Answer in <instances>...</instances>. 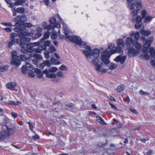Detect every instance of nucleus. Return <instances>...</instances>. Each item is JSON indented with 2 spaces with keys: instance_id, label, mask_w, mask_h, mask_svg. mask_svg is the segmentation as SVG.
Returning <instances> with one entry per match:
<instances>
[{
  "instance_id": "obj_1",
  "label": "nucleus",
  "mask_w": 155,
  "mask_h": 155,
  "mask_svg": "<svg viewBox=\"0 0 155 155\" xmlns=\"http://www.w3.org/2000/svg\"><path fill=\"white\" fill-rule=\"evenodd\" d=\"M85 48L86 50H83V52L88 60L92 59L91 63L94 66L95 70L102 73H104L106 72L107 70L105 69H102L101 66L98 64V58L100 55V51L97 48L94 49L92 50L91 48L88 46H87Z\"/></svg>"
},
{
  "instance_id": "obj_2",
  "label": "nucleus",
  "mask_w": 155,
  "mask_h": 155,
  "mask_svg": "<svg viewBox=\"0 0 155 155\" xmlns=\"http://www.w3.org/2000/svg\"><path fill=\"white\" fill-rule=\"evenodd\" d=\"M134 41V40L131 37H127L125 41V45L128 49L127 54L130 58L137 56L141 51L142 45Z\"/></svg>"
},
{
  "instance_id": "obj_3",
  "label": "nucleus",
  "mask_w": 155,
  "mask_h": 155,
  "mask_svg": "<svg viewBox=\"0 0 155 155\" xmlns=\"http://www.w3.org/2000/svg\"><path fill=\"white\" fill-rule=\"evenodd\" d=\"M22 26H18L15 27V28H14V30L15 32L18 33V35L22 41L29 42L31 41V38L28 36L33 35V33L31 32L28 33V29L22 27Z\"/></svg>"
},
{
  "instance_id": "obj_4",
  "label": "nucleus",
  "mask_w": 155,
  "mask_h": 155,
  "mask_svg": "<svg viewBox=\"0 0 155 155\" xmlns=\"http://www.w3.org/2000/svg\"><path fill=\"white\" fill-rule=\"evenodd\" d=\"M12 58L11 63L12 64H14L16 66H18L21 64V61L20 59L23 61H27V57L25 55H22L20 57H18L17 55V53L15 51H12L11 52Z\"/></svg>"
},
{
  "instance_id": "obj_5",
  "label": "nucleus",
  "mask_w": 155,
  "mask_h": 155,
  "mask_svg": "<svg viewBox=\"0 0 155 155\" xmlns=\"http://www.w3.org/2000/svg\"><path fill=\"white\" fill-rule=\"evenodd\" d=\"M68 38V39L73 43L79 45L86 49L85 47L87 46L86 43L85 42L82 41L81 39L79 37L76 36L69 35Z\"/></svg>"
},
{
  "instance_id": "obj_6",
  "label": "nucleus",
  "mask_w": 155,
  "mask_h": 155,
  "mask_svg": "<svg viewBox=\"0 0 155 155\" xmlns=\"http://www.w3.org/2000/svg\"><path fill=\"white\" fill-rule=\"evenodd\" d=\"M6 130L0 132V141H2L4 139V137H8L14 132L13 128H9L8 126L5 125Z\"/></svg>"
},
{
  "instance_id": "obj_7",
  "label": "nucleus",
  "mask_w": 155,
  "mask_h": 155,
  "mask_svg": "<svg viewBox=\"0 0 155 155\" xmlns=\"http://www.w3.org/2000/svg\"><path fill=\"white\" fill-rule=\"evenodd\" d=\"M57 70L56 67H53L48 70H45L43 71L44 73L46 74V77L51 78H55L56 77V75L53 73L56 72Z\"/></svg>"
},
{
  "instance_id": "obj_8",
  "label": "nucleus",
  "mask_w": 155,
  "mask_h": 155,
  "mask_svg": "<svg viewBox=\"0 0 155 155\" xmlns=\"http://www.w3.org/2000/svg\"><path fill=\"white\" fill-rule=\"evenodd\" d=\"M111 55L108 50L106 49L101 55L102 61L105 64H107L109 62L108 59L110 57Z\"/></svg>"
},
{
  "instance_id": "obj_9",
  "label": "nucleus",
  "mask_w": 155,
  "mask_h": 155,
  "mask_svg": "<svg viewBox=\"0 0 155 155\" xmlns=\"http://www.w3.org/2000/svg\"><path fill=\"white\" fill-rule=\"evenodd\" d=\"M56 49L53 45L49 46L48 51H46L44 53L45 57L47 59H48L50 57H52L54 52L56 51Z\"/></svg>"
},
{
  "instance_id": "obj_10",
  "label": "nucleus",
  "mask_w": 155,
  "mask_h": 155,
  "mask_svg": "<svg viewBox=\"0 0 155 155\" xmlns=\"http://www.w3.org/2000/svg\"><path fill=\"white\" fill-rule=\"evenodd\" d=\"M27 50L29 53H32L34 52L35 53H41L43 50H45V48L43 47H42L41 45H40L36 48H29L27 49Z\"/></svg>"
},
{
  "instance_id": "obj_11",
  "label": "nucleus",
  "mask_w": 155,
  "mask_h": 155,
  "mask_svg": "<svg viewBox=\"0 0 155 155\" xmlns=\"http://www.w3.org/2000/svg\"><path fill=\"white\" fill-rule=\"evenodd\" d=\"M34 69L33 66L26 61V64L23 66L21 68V71L23 73H26L27 70L31 71Z\"/></svg>"
},
{
  "instance_id": "obj_12",
  "label": "nucleus",
  "mask_w": 155,
  "mask_h": 155,
  "mask_svg": "<svg viewBox=\"0 0 155 155\" xmlns=\"http://www.w3.org/2000/svg\"><path fill=\"white\" fill-rule=\"evenodd\" d=\"M17 34L15 33H12L11 34L10 40L8 43V46L9 48L14 45L15 43V38L17 36Z\"/></svg>"
},
{
  "instance_id": "obj_13",
  "label": "nucleus",
  "mask_w": 155,
  "mask_h": 155,
  "mask_svg": "<svg viewBox=\"0 0 155 155\" xmlns=\"http://www.w3.org/2000/svg\"><path fill=\"white\" fill-rule=\"evenodd\" d=\"M26 42H28L23 41L21 40V42L20 44V46L22 48L21 51L24 53L28 52L27 50L30 48L29 45Z\"/></svg>"
},
{
  "instance_id": "obj_14",
  "label": "nucleus",
  "mask_w": 155,
  "mask_h": 155,
  "mask_svg": "<svg viewBox=\"0 0 155 155\" xmlns=\"http://www.w3.org/2000/svg\"><path fill=\"white\" fill-rule=\"evenodd\" d=\"M27 17L24 15H20V21L17 22H16L15 24L13 25L14 27H17L18 26H23L21 24L23 22L27 21Z\"/></svg>"
},
{
  "instance_id": "obj_15",
  "label": "nucleus",
  "mask_w": 155,
  "mask_h": 155,
  "mask_svg": "<svg viewBox=\"0 0 155 155\" xmlns=\"http://www.w3.org/2000/svg\"><path fill=\"white\" fill-rule=\"evenodd\" d=\"M59 59V57L58 54L56 53H54L50 59L51 63L54 64H60V63L58 60Z\"/></svg>"
},
{
  "instance_id": "obj_16",
  "label": "nucleus",
  "mask_w": 155,
  "mask_h": 155,
  "mask_svg": "<svg viewBox=\"0 0 155 155\" xmlns=\"http://www.w3.org/2000/svg\"><path fill=\"white\" fill-rule=\"evenodd\" d=\"M154 40V38L153 37H149L144 42L143 46L145 48V49H147L150 46L151 42Z\"/></svg>"
},
{
  "instance_id": "obj_17",
  "label": "nucleus",
  "mask_w": 155,
  "mask_h": 155,
  "mask_svg": "<svg viewBox=\"0 0 155 155\" xmlns=\"http://www.w3.org/2000/svg\"><path fill=\"white\" fill-rule=\"evenodd\" d=\"M127 56H117L114 59V60L117 62H119L121 64H123L125 62Z\"/></svg>"
},
{
  "instance_id": "obj_18",
  "label": "nucleus",
  "mask_w": 155,
  "mask_h": 155,
  "mask_svg": "<svg viewBox=\"0 0 155 155\" xmlns=\"http://www.w3.org/2000/svg\"><path fill=\"white\" fill-rule=\"evenodd\" d=\"M143 54L140 55V57L143 59L146 60H148L150 59V55L148 54V49H144L143 50Z\"/></svg>"
},
{
  "instance_id": "obj_19",
  "label": "nucleus",
  "mask_w": 155,
  "mask_h": 155,
  "mask_svg": "<svg viewBox=\"0 0 155 155\" xmlns=\"http://www.w3.org/2000/svg\"><path fill=\"white\" fill-rule=\"evenodd\" d=\"M124 47L120 46H118L115 47L114 49L112 51V54L118 53L121 54H123V48Z\"/></svg>"
},
{
  "instance_id": "obj_20",
  "label": "nucleus",
  "mask_w": 155,
  "mask_h": 155,
  "mask_svg": "<svg viewBox=\"0 0 155 155\" xmlns=\"http://www.w3.org/2000/svg\"><path fill=\"white\" fill-rule=\"evenodd\" d=\"M27 0H18L14 3V5H22L24 6L25 5H28V4L26 3L24 5Z\"/></svg>"
},
{
  "instance_id": "obj_21",
  "label": "nucleus",
  "mask_w": 155,
  "mask_h": 155,
  "mask_svg": "<svg viewBox=\"0 0 155 155\" xmlns=\"http://www.w3.org/2000/svg\"><path fill=\"white\" fill-rule=\"evenodd\" d=\"M42 28L40 27H38L36 28V31L37 33L35 35V37H33V38L34 39H35L38 38H39L40 36L42 35L41 32L42 31Z\"/></svg>"
},
{
  "instance_id": "obj_22",
  "label": "nucleus",
  "mask_w": 155,
  "mask_h": 155,
  "mask_svg": "<svg viewBox=\"0 0 155 155\" xmlns=\"http://www.w3.org/2000/svg\"><path fill=\"white\" fill-rule=\"evenodd\" d=\"M16 86V83L14 82H9L6 85V87L10 90L13 89Z\"/></svg>"
},
{
  "instance_id": "obj_23",
  "label": "nucleus",
  "mask_w": 155,
  "mask_h": 155,
  "mask_svg": "<svg viewBox=\"0 0 155 155\" xmlns=\"http://www.w3.org/2000/svg\"><path fill=\"white\" fill-rule=\"evenodd\" d=\"M134 5L136 6L138 10H139L142 9V6L141 4V2L140 1L134 0Z\"/></svg>"
},
{
  "instance_id": "obj_24",
  "label": "nucleus",
  "mask_w": 155,
  "mask_h": 155,
  "mask_svg": "<svg viewBox=\"0 0 155 155\" xmlns=\"http://www.w3.org/2000/svg\"><path fill=\"white\" fill-rule=\"evenodd\" d=\"M29 55L30 58L34 57L35 59H42L43 58L42 57L40 54L30 53L29 54Z\"/></svg>"
},
{
  "instance_id": "obj_25",
  "label": "nucleus",
  "mask_w": 155,
  "mask_h": 155,
  "mask_svg": "<svg viewBox=\"0 0 155 155\" xmlns=\"http://www.w3.org/2000/svg\"><path fill=\"white\" fill-rule=\"evenodd\" d=\"M128 2V7L130 9H133L134 7V0H127Z\"/></svg>"
},
{
  "instance_id": "obj_26",
  "label": "nucleus",
  "mask_w": 155,
  "mask_h": 155,
  "mask_svg": "<svg viewBox=\"0 0 155 155\" xmlns=\"http://www.w3.org/2000/svg\"><path fill=\"white\" fill-rule=\"evenodd\" d=\"M45 65L47 66L48 67H50L51 66V64L49 61H44L43 63H41V64H40L39 68L42 69H43L44 66Z\"/></svg>"
},
{
  "instance_id": "obj_27",
  "label": "nucleus",
  "mask_w": 155,
  "mask_h": 155,
  "mask_svg": "<svg viewBox=\"0 0 155 155\" xmlns=\"http://www.w3.org/2000/svg\"><path fill=\"white\" fill-rule=\"evenodd\" d=\"M117 45L124 47L125 44L124 40L121 38L118 39L117 41Z\"/></svg>"
},
{
  "instance_id": "obj_28",
  "label": "nucleus",
  "mask_w": 155,
  "mask_h": 155,
  "mask_svg": "<svg viewBox=\"0 0 155 155\" xmlns=\"http://www.w3.org/2000/svg\"><path fill=\"white\" fill-rule=\"evenodd\" d=\"M42 42H41L40 40L37 42H35L33 43H30L29 45V48H35L36 46H38L42 44Z\"/></svg>"
},
{
  "instance_id": "obj_29",
  "label": "nucleus",
  "mask_w": 155,
  "mask_h": 155,
  "mask_svg": "<svg viewBox=\"0 0 155 155\" xmlns=\"http://www.w3.org/2000/svg\"><path fill=\"white\" fill-rule=\"evenodd\" d=\"M49 35V32L48 31L46 32L44 34L43 38L40 40V41L44 42L45 39L48 38Z\"/></svg>"
},
{
  "instance_id": "obj_30",
  "label": "nucleus",
  "mask_w": 155,
  "mask_h": 155,
  "mask_svg": "<svg viewBox=\"0 0 155 155\" xmlns=\"http://www.w3.org/2000/svg\"><path fill=\"white\" fill-rule=\"evenodd\" d=\"M51 42L48 40L44 42H42L41 44L42 46L45 48V50L47 49V47L49 46Z\"/></svg>"
},
{
  "instance_id": "obj_31",
  "label": "nucleus",
  "mask_w": 155,
  "mask_h": 155,
  "mask_svg": "<svg viewBox=\"0 0 155 155\" xmlns=\"http://www.w3.org/2000/svg\"><path fill=\"white\" fill-rule=\"evenodd\" d=\"M34 73L37 74V76L38 78H41L43 77V74L40 70L36 69L34 71Z\"/></svg>"
},
{
  "instance_id": "obj_32",
  "label": "nucleus",
  "mask_w": 155,
  "mask_h": 155,
  "mask_svg": "<svg viewBox=\"0 0 155 155\" xmlns=\"http://www.w3.org/2000/svg\"><path fill=\"white\" fill-rule=\"evenodd\" d=\"M51 33V38L53 40L56 39L58 36L57 32L55 30H53L52 31Z\"/></svg>"
},
{
  "instance_id": "obj_33",
  "label": "nucleus",
  "mask_w": 155,
  "mask_h": 155,
  "mask_svg": "<svg viewBox=\"0 0 155 155\" xmlns=\"http://www.w3.org/2000/svg\"><path fill=\"white\" fill-rule=\"evenodd\" d=\"M125 88V86L121 84L118 86L117 88H116L115 90L118 92H120L124 90Z\"/></svg>"
},
{
  "instance_id": "obj_34",
  "label": "nucleus",
  "mask_w": 155,
  "mask_h": 155,
  "mask_svg": "<svg viewBox=\"0 0 155 155\" xmlns=\"http://www.w3.org/2000/svg\"><path fill=\"white\" fill-rule=\"evenodd\" d=\"M41 59H33L32 60L33 63L36 65L39 68L40 65L41 64H40V62Z\"/></svg>"
},
{
  "instance_id": "obj_35",
  "label": "nucleus",
  "mask_w": 155,
  "mask_h": 155,
  "mask_svg": "<svg viewBox=\"0 0 155 155\" xmlns=\"http://www.w3.org/2000/svg\"><path fill=\"white\" fill-rule=\"evenodd\" d=\"M140 33L142 35L147 36L150 34L151 31L150 30H142L141 31Z\"/></svg>"
},
{
  "instance_id": "obj_36",
  "label": "nucleus",
  "mask_w": 155,
  "mask_h": 155,
  "mask_svg": "<svg viewBox=\"0 0 155 155\" xmlns=\"http://www.w3.org/2000/svg\"><path fill=\"white\" fill-rule=\"evenodd\" d=\"M96 121L97 122L100 123L102 124H105V123L102 118L100 116L96 117Z\"/></svg>"
},
{
  "instance_id": "obj_37",
  "label": "nucleus",
  "mask_w": 155,
  "mask_h": 155,
  "mask_svg": "<svg viewBox=\"0 0 155 155\" xmlns=\"http://www.w3.org/2000/svg\"><path fill=\"white\" fill-rule=\"evenodd\" d=\"M16 11L18 13L23 14L25 12V9L23 7H18L16 9Z\"/></svg>"
},
{
  "instance_id": "obj_38",
  "label": "nucleus",
  "mask_w": 155,
  "mask_h": 155,
  "mask_svg": "<svg viewBox=\"0 0 155 155\" xmlns=\"http://www.w3.org/2000/svg\"><path fill=\"white\" fill-rule=\"evenodd\" d=\"M5 2L9 5L8 7L11 8H12L14 7V3H13L12 1L11 0H5Z\"/></svg>"
},
{
  "instance_id": "obj_39",
  "label": "nucleus",
  "mask_w": 155,
  "mask_h": 155,
  "mask_svg": "<svg viewBox=\"0 0 155 155\" xmlns=\"http://www.w3.org/2000/svg\"><path fill=\"white\" fill-rule=\"evenodd\" d=\"M114 44H113L112 43H110L108 45V48H109L110 49V53H111V54H112V51L114 49Z\"/></svg>"
},
{
  "instance_id": "obj_40",
  "label": "nucleus",
  "mask_w": 155,
  "mask_h": 155,
  "mask_svg": "<svg viewBox=\"0 0 155 155\" xmlns=\"http://www.w3.org/2000/svg\"><path fill=\"white\" fill-rule=\"evenodd\" d=\"M109 66V69L111 70H113L115 69L117 67V65L114 64L113 63H111Z\"/></svg>"
},
{
  "instance_id": "obj_41",
  "label": "nucleus",
  "mask_w": 155,
  "mask_h": 155,
  "mask_svg": "<svg viewBox=\"0 0 155 155\" xmlns=\"http://www.w3.org/2000/svg\"><path fill=\"white\" fill-rule=\"evenodd\" d=\"M152 18H153L151 16H147L145 18L144 21L145 22H150L152 20Z\"/></svg>"
},
{
  "instance_id": "obj_42",
  "label": "nucleus",
  "mask_w": 155,
  "mask_h": 155,
  "mask_svg": "<svg viewBox=\"0 0 155 155\" xmlns=\"http://www.w3.org/2000/svg\"><path fill=\"white\" fill-rule=\"evenodd\" d=\"M142 24L141 21L137 22L135 25V28L137 29H138L141 27Z\"/></svg>"
},
{
  "instance_id": "obj_43",
  "label": "nucleus",
  "mask_w": 155,
  "mask_h": 155,
  "mask_svg": "<svg viewBox=\"0 0 155 155\" xmlns=\"http://www.w3.org/2000/svg\"><path fill=\"white\" fill-rule=\"evenodd\" d=\"M56 19L54 17H51L49 18V22L51 24H52L53 25L56 23Z\"/></svg>"
},
{
  "instance_id": "obj_44",
  "label": "nucleus",
  "mask_w": 155,
  "mask_h": 155,
  "mask_svg": "<svg viewBox=\"0 0 155 155\" xmlns=\"http://www.w3.org/2000/svg\"><path fill=\"white\" fill-rule=\"evenodd\" d=\"M134 8L133 9H130L131 10V14L133 16H136L137 14V11L136 10H134Z\"/></svg>"
},
{
  "instance_id": "obj_45",
  "label": "nucleus",
  "mask_w": 155,
  "mask_h": 155,
  "mask_svg": "<svg viewBox=\"0 0 155 155\" xmlns=\"http://www.w3.org/2000/svg\"><path fill=\"white\" fill-rule=\"evenodd\" d=\"M8 69V67L7 66H2L0 67V71L3 72Z\"/></svg>"
},
{
  "instance_id": "obj_46",
  "label": "nucleus",
  "mask_w": 155,
  "mask_h": 155,
  "mask_svg": "<svg viewBox=\"0 0 155 155\" xmlns=\"http://www.w3.org/2000/svg\"><path fill=\"white\" fill-rule=\"evenodd\" d=\"M63 30H64V33L65 35L66 38L67 39H68V38L69 36H68V35L69 34V32L67 30V29L64 28V27L63 28Z\"/></svg>"
},
{
  "instance_id": "obj_47",
  "label": "nucleus",
  "mask_w": 155,
  "mask_h": 155,
  "mask_svg": "<svg viewBox=\"0 0 155 155\" xmlns=\"http://www.w3.org/2000/svg\"><path fill=\"white\" fill-rule=\"evenodd\" d=\"M63 30H64V33L65 35L66 38L67 39H68V38L69 36H68V35L69 34V32L67 30V29L64 28V27L63 28Z\"/></svg>"
},
{
  "instance_id": "obj_48",
  "label": "nucleus",
  "mask_w": 155,
  "mask_h": 155,
  "mask_svg": "<svg viewBox=\"0 0 155 155\" xmlns=\"http://www.w3.org/2000/svg\"><path fill=\"white\" fill-rule=\"evenodd\" d=\"M153 154V151L152 150H149L145 152L144 154L145 155H151Z\"/></svg>"
},
{
  "instance_id": "obj_49",
  "label": "nucleus",
  "mask_w": 155,
  "mask_h": 155,
  "mask_svg": "<svg viewBox=\"0 0 155 155\" xmlns=\"http://www.w3.org/2000/svg\"><path fill=\"white\" fill-rule=\"evenodd\" d=\"M13 21L14 22H17L20 21V15H17L13 19Z\"/></svg>"
},
{
  "instance_id": "obj_50",
  "label": "nucleus",
  "mask_w": 155,
  "mask_h": 155,
  "mask_svg": "<svg viewBox=\"0 0 155 155\" xmlns=\"http://www.w3.org/2000/svg\"><path fill=\"white\" fill-rule=\"evenodd\" d=\"M139 93L140 94L143 95H147L149 94L147 92H145L141 90L139 91Z\"/></svg>"
},
{
  "instance_id": "obj_51",
  "label": "nucleus",
  "mask_w": 155,
  "mask_h": 155,
  "mask_svg": "<svg viewBox=\"0 0 155 155\" xmlns=\"http://www.w3.org/2000/svg\"><path fill=\"white\" fill-rule=\"evenodd\" d=\"M124 101L127 104H128L130 102L129 97L128 96H127L126 97L123 98Z\"/></svg>"
},
{
  "instance_id": "obj_52",
  "label": "nucleus",
  "mask_w": 155,
  "mask_h": 155,
  "mask_svg": "<svg viewBox=\"0 0 155 155\" xmlns=\"http://www.w3.org/2000/svg\"><path fill=\"white\" fill-rule=\"evenodd\" d=\"M2 24L6 26L12 27L13 26L12 23L11 22H3L2 23Z\"/></svg>"
},
{
  "instance_id": "obj_53",
  "label": "nucleus",
  "mask_w": 155,
  "mask_h": 155,
  "mask_svg": "<svg viewBox=\"0 0 155 155\" xmlns=\"http://www.w3.org/2000/svg\"><path fill=\"white\" fill-rule=\"evenodd\" d=\"M134 37L137 40L139 39L140 37V33L139 32H137L135 33Z\"/></svg>"
},
{
  "instance_id": "obj_54",
  "label": "nucleus",
  "mask_w": 155,
  "mask_h": 155,
  "mask_svg": "<svg viewBox=\"0 0 155 155\" xmlns=\"http://www.w3.org/2000/svg\"><path fill=\"white\" fill-rule=\"evenodd\" d=\"M23 26H25L26 27L30 28L32 26V25L31 23H25Z\"/></svg>"
},
{
  "instance_id": "obj_55",
  "label": "nucleus",
  "mask_w": 155,
  "mask_h": 155,
  "mask_svg": "<svg viewBox=\"0 0 155 155\" xmlns=\"http://www.w3.org/2000/svg\"><path fill=\"white\" fill-rule=\"evenodd\" d=\"M6 103L9 105H17V104H16V103H15V101H9L8 102Z\"/></svg>"
},
{
  "instance_id": "obj_56",
  "label": "nucleus",
  "mask_w": 155,
  "mask_h": 155,
  "mask_svg": "<svg viewBox=\"0 0 155 155\" xmlns=\"http://www.w3.org/2000/svg\"><path fill=\"white\" fill-rule=\"evenodd\" d=\"M59 69L60 70L63 71H66L67 70L66 67L64 65H62L61 67H59Z\"/></svg>"
},
{
  "instance_id": "obj_57",
  "label": "nucleus",
  "mask_w": 155,
  "mask_h": 155,
  "mask_svg": "<svg viewBox=\"0 0 155 155\" xmlns=\"http://www.w3.org/2000/svg\"><path fill=\"white\" fill-rule=\"evenodd\" d=\"M60 78L63 77L64 76L63 73L61 71H59L57 73V75Z\"/></svg>"
},
{
  "instance_id": "obj_58",
  "label": "nucleus",
  "mask_w": 155,
  "mask_h": 155,
  "mask_svg": "<svg viewBox=\"0 0 155 155\" xmlns=\"http://www.w3.org/2000/svg\"><path fill=\"white\" fill-rule=\"evenodd\" d=\"M141 16L143 18H144L145 17L146 15V12L145 10H143L141 12Z\"/></svg>"
},
{
  "instance_id": "obj_59",
  "label": "nucleus",
  "mask_w": 155,
  "mask_h": 155,
  "mask_svg": "<svg viewBox=\"0 0 155 155\" xmlns=\"http://www.w3.org/2000/svg\"><path fill=\"white\" fill-rule=\"evenodd\" d=\"M3 29L8 32H10L12 31V29L11 28H4Z\"/></svg>"
},
{
  "instance_id": "obj_60",
  "label": "nucleus",
  "mask_w": 155,
  "mask_h": 155,
  "mask_svg": "<svg viewBox=\"0 0 155 155\" xmlns=\"http://www.w3.org/2000/svg\"><path fill=\"white\" fill-rule=\"evenodd\" d=\"M54 28V26L53 25H52L51 24H50L48 25L46 29L48 30H51Z\"/></svg>"
},
{
  "instance_id": "obj_61",
  "label": "nucleus",
  "mask_w": 155,
  "mask_h": 155,
  "mask_svg": "<svg viewBox=\"0 0 155 155\" xmlns=\"http://www.w3.org/2000/svg\"><path fill=\"white\" fill-rule=\"evenodd\" d=\"M12 116L14 119L17 118L18 117V114L14 112H13L12 113Z\"/></svg>"
},
{
  "instance_id": "obj_62",
  "label": "nucleus",
  "mask_w": 155,
  "mask_h": 155,
  "mask_svg": "<svg viewBox=\"0 0 155 155\" xmlns=\"http://www.w3.org/2000/svg\"><path fill=\"white\" fill-rule=\"evenodd\" d=\"M55 27H57L58 28H59L60 27V24L58 22H56V23L53 25Z\"/></svg>"
},
{
  "instance_id": "obj_63",
  "label": "nucleus",
  "mask_w": 155,
  "mask_h": 155,
  "mask_svg": "<svg viewBox=\"0 0 155 155\" xmlns=\"http://www.w3.org/2000/svg\"><path fill=\"white\" fill-rule=\"evenodd\" d=\"M141 16L140 15L137 16L136 17V22H139L141 21Z\"/></svg>"
},
{
  "instance_id": "obj_64",
  "label": "nucleus",
  "mask_w": 155,
  "mask_h": 155,
  "mask_svg": "<svg viewBox=\"0 0 155 155\" xmlns=\"http://www.w3.org/2000/svg\"><path fill=\"white\" fill-rule=\"evenodd\" d=\"M47 26L48 25H47V23L45 22H43L42 24V27L44 29H46Z\"/></svg>"
}]
</instances>
